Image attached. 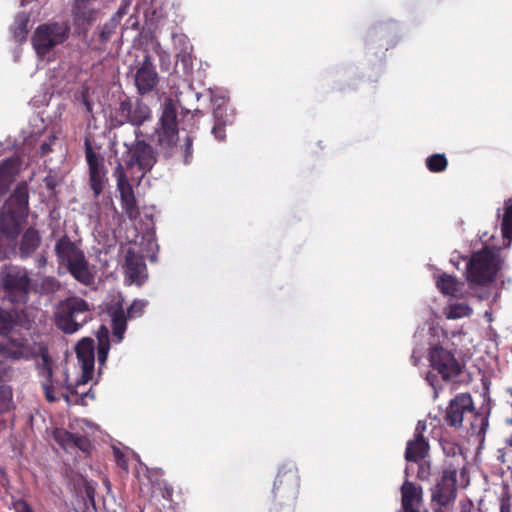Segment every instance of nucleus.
Segmentation results:
<instances>
[{
	"label": "nucleus",
	"instance_id": "obj_12",
	"mask_svg": "<svg viewBox=\"0 0 512 512\" xmlns=\"http://www.w3.org/2000/svg\"><path fill=\"white\" fill-rule=\"evenodd\" d=\"M147 302L144 300H135L125 313L122 308L121 301H117L114 305L108 308V313L111 318V325L113 337L117 343H120L124 338V333L127 328V319L141 316Z\"/></svg>",
	"mask_w": 512,
	"mask_h": 512
},
{
	"label": "nucleus",
	"instance_id": "obj_18",
	"mask_svg": "<svg viewBox=\"0 0 512 512\" xmlns=\"http://www.w3.org/2000/svg\"><path fill=\"white\" fill-rule=\"evenodd\" d=\"M125 273L130 281L137 285H141L147 277L143 258L132 248H127L125 252Z\"/></svg>",
	"mask_w": 512,
	"mask_h": 512
},
{
	"label": "nucleus",
	"instance_id": "obj_6",
	"mask_svg": "<svg viewBox=\"0 0 512 512\" xmlns=\"http://www.w3.org/2000/svg\"><path fill=\"white\" fill-rule=\"evenodd\" d=\"M503 260L497 248L485 247L467 262V281L471 289L487 287L501 269Z\"/></svg>",
	"mask_w": 512,
	"mask_h": 512
},
{
	"label": "nucleus",
	"instance_id": "obj_47",
	"mask_svg": "<svg viewBox=\"0 0 512 512\" xmlns=\"http://www.w3.org/2000/svg\"><path fill=\"white\" fill-rule=\"evenodd\" d=\"M410 469V466H407L406 469H405V473L408 474V471Z\"/></svg>",
	"mask_w": 512,
	"mask_h": 512
},
{
	"label": "nucleus",
	"instance_id": "obj_49",
	"mask_svg": "<svg viewBox=\"0 0 512 512\" xmlns=\"http://www.w3.org/2000/svg\"><path fill=\"white\" fill-rule=\"evenodd\" d=\"M435 512H442V511H441V509H437V510H435Z\"/></svg>",
	"mask_w": 512,
	"mask_h": 512
},
{
	"label": "nucleus",
	"instance_id": "obj_43",
	"mask_svg": "<svg viewBox=\"0 0 512 512\" xmlns=\"http://www.w3.org/2000/svg\"><path fill=\"white\" fill-rule=\"evenodd\" d=\"M488 297H489L488 290H486L483 294L478 295V298L481 300L488 299Z\"/></svg>",
	"mask_w": 512,
	"mask_h": 512
},
{
	"label": "nucleus",
	"instance_id": "obj_15",
	"mask_svg": "<svg viewBox=\"0 0 512 512\" xmlns=\"http://www.w3.org/2000/svg\"><path fill=\"white\" fill-rule=\"evenodd\" d=\"M474 413L473 401L468 393H461L450 400L446 409L445 421L448 425L459 428L464 417Z\"/></svg>",
	"mask_w": 512,
	"mask_h": 512
},
{
	"label": "nucleus",
	"instance_id": "obj_3",
	"mask_svg": "<svg viewBox=\"0 0 512 512\" xmlns=\"http://www.w3.org/2000/svg\"><path fill=\"white\" fill-rule=\"evenodd\" d=\"M414 339V348L411 359L414 365L427 351L430 366L438 372L443 380H451L457 377L461 371V365L456 360L446 332L434 323L417 330Z\"/></svg>",
	"mask_w": 512,
	"mask_h": 512
},
{
	"label": "nucleus",
	"instance_id": "obj_41",
	"mask_svg": "<svg viewBox=\"0 0 512 512\" xmlns=\"http://www.w3.org/2000/svg\"><path fill=\"white\" fill-rule=\"evenodd\" d=\"M461 512H473L472 511V505L471 504L463 505L462 509H461Z\"/></svg>",
	"mask_w": 512,
	"mask_h": 512
},
{
	"label": "nucleus",
	"instance_id": "obj_29",
	"mask_svg": "<svg viewBox=\"0 0 512 512\" xmlns=\"http://www.w3.org/2000/svg\"><path fill=\"white\" fill-rule=\"evenodd\" d=\"M439 290L446 295H456L460 290V283L448 274L441 275L436 281Z\"/></svg>",
	"mask_w": 512,
	"mask_h": 512
},
{
	"label": "nucleus",
	"instance_id": "obj_40",
	"mask_svg": "<svg viewBox=\"0 0 512 512\" xmlns=\"http://www.w3.org/2000/svg\"><path fill=\"white\" fill-rule=\"evenodd\" d=\"M501 512H510V506L509 504L507 503H502L501 504V508H500Z\"/></svg>",
	"mask_w": 512,
	"mask_h": 512
},
{
	"label": "nucleus",
	"instance_id": "obj_26",
	"mask_svg": "<svg viewBox=\"0 0 512 512\" xmlns=\"http://www.w3.org/2000/svg\"><path fill=\"white\" fill-rule=\"evenodd\" d=\"M501 217V232L504 246L509 247L512 242V198L504 202V212Z\"/></svg>",
	"mask_w": 512,
	"mask_h": 512
},
{
	"label": "nucleus",
	"instance_id": "obj_31",
	"mask_svg": "<svg viewBox=\"0 0 512 512\" xmlns=\"http://www.w3.org/2000/svg\"><path fill=\"white\" fill-rule=\"evenodd\" d=\"M426 165L432 172H441L447 166V159L444 154H434L427 158Z\"/></svg>",
	"mask_w": 512,
	"mask_h": 512
},
{
	"label": "nucleus",
	"instance_id": "obj_19",
	"mask_svg": "<svg viewBox=\"0 0 512 512\" xmlns=\"http://www.w3.org/2000/svg\"><path fill=\"white\" fill-rule=\"evenodd\" d=\"M97 17L96 0H76L73 20L79 30H86Z\"/></svg>",
	"mask_w": 512,
	"mask_h": 512
},
{
	"label": "nucleus",
	"instance_id": "obj_30",
	"mask_svg": "<svg viewBox=\"0 0 512 512\" xmlns=\"http://www.w3.org/2000/svg\"><path fill=\"white\" fill-rule=\"evenodd\" d=\"M472 313V308L467 303H450L445 308V315L448 319H460L469 317Z\"/></svg>",
	"mask_w": 512,
	"mask_h": 512
},
{
	"label": "nucleus",
	"instance_id": "obj_14",
	"mask_svg": "<svg viewBox=\"0 0 512 512\" xmlns=\"http://www.w3.org/2000/svg\"><path fill=\"white\" fill-rule=\"evenodd\" d=\"M134 82L141 95L153 91L159 82L152 57L148 53L144 55L143 60L135 68Z\"/></svg>",
	"mask_w": 512,
	"mask_h": 512
},
{
	"label": "nucleus",
	"instance_id": "obj_28",
	"mask_svg": "<svg viewBox=\"0 0 512 512\" xmlns=\"http://www.w3.org/2000/svg\"><path fill=\"white\" fill-rule=\"evenodd\" d=\"M98 361L100 364H104L108 357L109 346V330L105 326H101L98 333Z\"/></svg>",
	"mask_w": 512,
	"mask_h": 512
},
{
	"label": "nucleus",
	"instance_id": "obj_42",
	"mask_svg": "<svg viewBox=\"0 0 512 512\" xmlns=\"http://www.w3.org/2000/svg\"><path fill=\"white\" fill-rule=\"evenodd\" d=\"M7 410H0V414L6 412ZM5 428V421L0 418V432Z\"/></svg>",
	"mask_w": 512,
	"mask_h": 512
},
{
	"label": "nucleus",
	"instance_id": "obj_1",
	"mask_svg": "<svg viewBox=\"0 0 512 512\" xmlns=\"http://www.w3.org/2000/svg\"><path fill=\"white\" fill-rule=\"evenodd\" d=\"M76 355L82 368V378L75 386L68 385V375L60 367L54 366L47 353H42L36 362L40 382L49 402H54L64 397L69 405H86V398H94L91 391L78 389L92 378L94 370V342L92 339L83 338L76 346Z\"/></svg>",
	"mask_w": 512,
	"mask_h": 512
},
{
	"label": "nucleus",
	"instance_id": "obj_20",
	"mask_svg": "<svg viewBox=\"0 0 512 512\" xmlns=\"http://www.w3.org/2000/svg\"><path fill=\"white\" fill-rule=\"evenodd\" d=\"M403 512H418L422 488L405 480L401 487Z\"/></svg>",
	"mask_w": 512,
	"mask_h": 512
},
{
	"label": "nucleus",
	"instance_id": "obj_34",
	"mask_svg": "<svg viewBox=\"0 0 512 512\" xmlns=\"http://www.w3.org/2000/svg\"><path fill=\"white\" fill-rule=\"evenodd\" d=\"M14 512H33L30 506L24 501H17L13 504Z\"/></svg>",
	"mask_w": 512,
	"mask_h": 512
},
{
	"label": "nucleus",
	"instance_id": "obj_25",
	"mask_svg": "<svg viewBox=\"0 0 512 512\" xmlns=\"http://www.w3.org/2000/svg\"><path fill=\"white\" fill-rule=\"evenodd\" d=\"M41 243V237L37 230L29 228L23 234L20 244V255L22 258L29 257L36 251Z\"/></svg>",
	"mask_w": 512,
	"mask_h": 512
},
{
	"label": "nucleus",
	"instance_id": "obj_11",
	"mask_svg": "<svg viewBox=\"0 0 512 512\" xmlns=\"http://www.w3.org/2000/svg\"><path fill=\"white\" fill-rule=\"evenodd\" d=\"M2 284L12 303L25 302L31 289L28 272L20 267H6L2 272Z\"/></svg>",
	"mask_w": 512,
	"mask_h": 512
},
{
	"label": "nucleus",
	"instance_id": "obj_32",
	"mask_svg": "<svg viewBox=\"0 0 512 512\" xmlns=\"http://www.w3.org/2000/svg\"><path fill=\"white\" fill-rule=\"evenodd\" d=\"M13 322V315L0 308V335H3L10 330L13 326Z\"/></svg>",
	"mask_w": 512,
	"mask_h": 512
},
{
	"label": "nucleus",
	"instance_id": "obj_27",
	"mask_svg": "<svg viewBox=\"0 0 512 512\" xmlns=\"http://www.w3.org/2000/svg\"><path fill=\"white\" fill-rule=\"evenodd\" d=\"M29 22V15L22 12L16 15L14 24L12 26L13 37L16 41L22 42L26 39L28 34L27 25Z\"/></svg>",
	"mask_w": 512,
	"mask_h": 512
},
{
	"label": "nucleus",
	"instance_id": "obj_23",
	"mask_svg": "<svg viewBox=\"0 0 512 512\" xmlns=\"http://www.w3.org/2000/svg\"><path fill=\"white\" fill-rule=\"evenodd\" d=\"M19 168L20 162L17 157L7 159L0 164V194L6 191L19 172Z\"/></svg>",
	"mask_w": 512,
	"mask_h": 512
},
{
	"label": "nucleus",
	"instance_id": "obj_16",
	"mask_svg": "<svg viewBox=\"0 0 512 512\" xmlns=\"http://www.w3.org/2000/svg\"><path fill=\"white\" fill-rule=\"evenodd\" d=\"M86 159L89 166V183L90 187L97 197L99 196L105 189L107 184V171L105 169L103 159L100 158L91 147H87L86 149Z\"/></svg>",
	"mask_w": 512,
	"mask_h": 512
},
{
	"label": "nucleus",
	"instance_id": "obj_33",
	"mask_svg": "<svg viewBox=\"0 0 512 512\" xmlns=\"http://www.w3.org/2000/svg\"><path fill=\"white\" fill-rule=\"evenodd\" d=\"M113 453H114V457H115L118 465L127 472L128 464L125 459L124 453L119 448H116V447L113 448Z\"/></svg>",
	"mask_w": 512,
	"mask_h": 512
},
{
	"label": "nucleus",
	"instance_id": "obj_36",
	"mask_svg": "<svg viewBox=\"0 0 512 512\" xmlns=\"http://www.w3.org/2000/svg\"><path fill=\"white\" fill-rule=\"evenodd\" d=\"M46 282L48 284L49 291H55L58 288V283L54 278H47Z\"/></svg>",
	"mask_w": 512,
	"mask_h": 512
},
{
	"label": "nucleus",
	"instance_id": "obj_7",
	"mask_svg": "<svg viewBox=\"0 0 512 512\" xmlns=\"http://www.w3.org/2000/svg\"><path fill=\"white\" fill-rule=\"evenodd\" d=\"M55 253L60 265L80 283L90 285L94 281L95 271L85 257L83 250L68 236H62L55 244Z\"/></svg>",
	"mask_w": 512,
	"mask_h": 512
},
{
	"label": "nucleus",
	"instance_id": "obj_21",
	"mask_svg": "<svg viewBox=\"0 0 512 512\" xmlns=\"http://www.w3.org/2000/svg\"><path fill=\"white\" fill-rule=\"evenodd\" d=\"M213 115L215 124L212 129V133L218 140H223L225 135L223 128L225 125L232 123V114L227 113V106L224 98H219L215 101V107L213 109Z\"/></svg>",
	"mask_w": 512,
	"mask_h": 512
},
{
	"label": "nucleus",
	"instance_id": "obj_5",
	"mask_svg": "<svg viewBox=\"0 0 512 512\" xmlns=\"http://www.w3.org/2000/svg\"><path fill=\"white\" fill-rule=\"evenodd\" d=\"M152 141L156 143L165 156L169 157L181 153L184 162L189 163L192 155V139L186 136L183 144H179L177 108L172 99H166L162 105L159 124L152 134Z\"/></svg>",
	"mask_w": 512,
	"mask_h": 512
},
{
	"label": "nucleus",
	"instance_id": "obj_48",
	"mask_svg": "<svg viewBox=\"0 0 512 512\" xmlns=\"http://www.w3.org/2000/svg\"><path fill=\"white\" fill-rule=\"evenodd\" d=\"M108 203H109L110 205H112V204H113L111 199H109V200H108Z\"/></svg>",
	"mask_w": 512,
	"mask_h": 512
},
{
	"label": "nucleus",
	"instance_id": "obj_24",
	"mask_svg": "<svg viewBox=\"0 0 512 512\" xmlns=\"http://www.w3.org/2000/svg\"><path fill=\"white\" fill-rule=\"evenodd\" d=\"M428 452V443L423 436H417L413 440L408 441L405 459L407 461L418 462L423 459Z\"/></svg>",
	"mask_w": 512,
	"mask_h": 512
},
{
	"label": "nucleus",
	"instance_id": "obj_10",
	"mask_svg": "<svg viewBox=\"0 0 512 512\" xmlns=\"http://www.w3.org/2000/svg\"><path fill=\"white\" fill-rule=\"evenodd\" d=\"M70 34V26L67 22H50L39 25L32 37L31 42L39 58H44L55 47L64 43Z\"/></svg>",
	"mask_w": 512,
	"mask_h": 512
},
{
	"label": "nucleus",
	"instance_id": "obj_38",
	"mask_svg": "<svg viewBox=\"0 0 512 512\" xmlns=\"http://www.w3.org/2000/svg\"><path fill=\"white\" fill-rule=\"evenodd\" d=\"M37 267L43 268L47 264V258L44 255H38L36 258Z\"/></svg>",
	"mask_w": 512,
	"mask_h": 512
},
{
	"label": "nucleus",
	"instance_id": "obj_8",
	"mask_svg": "<svg viewBox=\"0 0 512 512\" xmlns=\"http://www.w3.org/2000/svg\"><path fill=\"white\" fill-rule=\"evenodd\" d=\"M34 351L23 338H9L0 342V358L28 359ZM8 377L6 364L0 359V410H8L12 401V391L3 384Z\"/></svg>",
	"mask_w": 512,
	"mask_h": 512
},
{
	"label": "nucleus",
	"instance_id": "obj_17",
	"mask_svg": "<svg viewBox=\"0 0 512 512\" xmlns=\"http://www.w3.org/2000/svg\"><path fill=\"white\" fill-rule=\"evenodd\" d=\"M53 438L63 450L69 453H74L77 450L88 453L91 448V443L86 436L78 435L65 429H55L53 431Z\"/></svg>",
	"mask_w": 512,
	"mask_h": 512
},
{
	"label": "nucleus",
	"instance_id": "obj_9",
	"mask_svg": "<svg viewBox=\"0 0 512 512\" xmlns=\"http://www.w3.org/2000/svg\"><path fill=\"white\" fill-rule=\"evenodd\" d=\"M89 319L90 306L80 297H68L57 305L55 320L58 328L64 333H75Z\"/></svg>",
	"mask_w": 512,
	"mask_h": 512
},
{
	"label": "nucleus",
	"instance_id": "obj_22",
	"mask_svg": "<svg viewBox=\"0 0 512 512\" xmlns=\"http://www.w3.org/2000/svg\"><path fill=\"white\" fill-rule=\"evenodd\" d=\"M121 109L123 112H127V120L135 126H140L151 117L150 108L139 101L134 105L123 102L121 103Z\"/></svg>",
	"mask_w": 512,
	"mask_h": 512
},
{
	"label": "nucleus",
	"instance_id": "obj_35",
	"mask_svg": "<svg viewBox=\"0 0 512 512\" xmlns=\"http://www.w3.org/2000/svg\"><path fill=\"white\" fill-rule=\"evenodd\" d=\"M429 474H430L429 466L426 465L425 463L419 464L417 477L421 480H425L429 477Z\"/></svg>",
	"mask_w": 512,
	"mask_h": 512
},
{
	"label": "nucleus",
	"instance_id": "obj_45",
	"mask_svg": "<svg viewBox=\"0 0 512 512\" xmlns=\"http://www.w3.org/2000/svg\"><path fill=\"white\" fill-rule=\"evenodd\" d=\"M123 14H125V8L119 9L118 12H117V16L121 17Z\"/></svg>",
	"mask_w": 512,
	"mask_h": 512
},
{
	"label": "nucleus",
	"instance_id": "obj_4",
	"mask_svg": "<svg viewBox=\"0 0 512 512\" xmlns=\"http://www.w3.org/2000/svg\"><path fill=\"white\" fill-rule=\"evenodd\" d=\"M28 208V190L20 184L5 203L0 213V260L7 258L15 249V239L19 234L21 221Z\"/></svg>",
	"mask_w": 512,
	"mask_h": 512
},
{
	"label": "nucleus",
	"instance_id": "obj_37",
	"mask_svg": "<svg viewBox=\"0 0 512 512\" xmlns=\"http://www.w3.org/2000/svg\"><path fill=\"white\" fill-rule=\"evenodd\" d=\"M426 429L424 422L419 421L415 429V437L422 436V432Z\"/></svg>",
	"mask_w": 512,
	"mask_h": 512
},
{
	"label": "nucleus",
	"instance_id": "obj_2",
	"mask_svg": "<svg viewBox=\"0 0 512 512\" xmlns=\"http://www.w3.org/2000/svg\"><path fill=\"white\" fill-rule=\"evenodd\" d=\"M157 161L154 149L145 141H136L127 148L117 163L113 176L116 178L121 205L130 219L139 216V208L133 192V183L140 180L153 168Z\"/></svg>",
	"mask_w": 512,
	"mask_h": 512
},
{
	"label": "nucleus",
	"instance_id": "obj_13",
	"mask_svg": "<svg viewBox=\"0 0 512 512\" xmlns=\"http://www.w3.org/2000/svg\"><path fill=\"white\" fill-rule=\"evenodd\" d=\"M457 470L455 468H446L443 471L441 480L435 485L432 491V502L438 504L440 507L448 506L454 502L457 489H456Z\"/></svg>",
	"mask_w": 512,
	"mask_h": 512
},
{
	"label": "nucleus",
	"instance_id": "obj_44",
	"mask_svg": "<svg viewBox=\"0 0 512 512\" xmlns=\"http://www.w3.org/2000/svg\"><path fill=\"white\" fill-rule=\"evenodd\" d=\"M42 153L45 154L49 151V146L47 144H42L41 146Z\"/></svg>",
	"mask_w": 512,
	"mask_h": 512
},
{
	"label": "nucleus",
	"instance_id": "obj_46",
	"mask_svg": "<svg viewBox=\"0 0 512 512\" xmlns=\"http://www.w3.org/2000/svg\"><path fill=\"white\" fill-rule=\"evenodd\" d=\"M171 493H172L171 489H167L165 497H170Z\"/></svg>",
	"mask_w": 512,
	"mask_h": 512
},
{
	"label": "nucleus",
	"instance_id": "obj_39",
	"mask_svg": "<svg viewBox=\"0 0 512 512\" xmlns=\"http://www.w3.org/2000/svg\"><path fill=\"white\" fill-rule=\"evenodd\" d=\"M434 378H435V376L432 375L431 373H429V374H427L426 380L430 383V385L432 387H434V389H436L435 384H434V380H433ZM436 396H437V390H435V397Z\"/></svg>",
	"mask_w": 512,
	"mask_h": 512
}]
</instances>
